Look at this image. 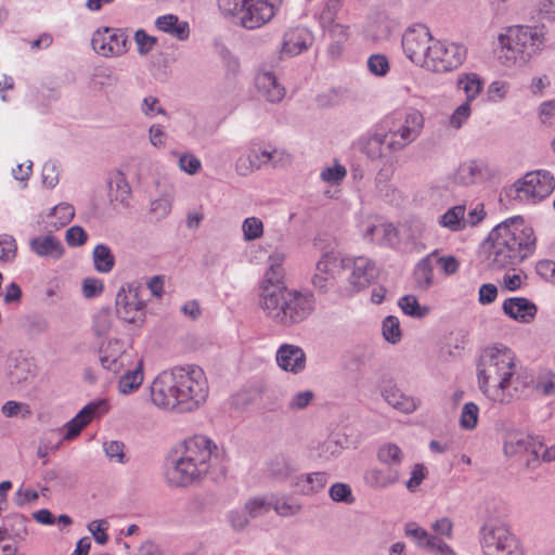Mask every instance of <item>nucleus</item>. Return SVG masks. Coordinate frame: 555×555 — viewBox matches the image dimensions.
Returning a JSON list of instances; mask_svg holds the SVG:
<instances>
[{"label":"nucleus","mask_w":555,"mask_h":555,"mask_svg":"<svg viewBox=\"0 0 555 555\" xmlns=\"http://www.w3.org/2000/svg\"><path fill=\"white\" fill-rule=\"evenodd\" d=\"M278 151L261 150L255 145L249 149L248 154L241 156L235 162V171L238 176L246 177L255 170H259L261 167L272 163L275 167Z\"/></svg>","instance_id":"2eb2a0df"},{"label":"nucleus","mask_w":555,"mask_h":555,"mask_svg":"<svg viewBox=\"0 0 555 555\" xmlns=\"http://www.w3.org/2000/svg\"><path fill=\"white\" fill-rule=\"evenodd\" d=\"M242 231L245 241H255L263 235V223L257 217H248L243 221Z\"/></svg>","instance_id":"49530a36"},{"label":"nucleus","mask_w":555,"mask_h":555,"mask_svg":"<svg viewBox=\"0 0 555 555\" xmlns=\"http://www.w3.org/2000/svg\"><path fill=\"white\" fill-rule=\"evenodd\" d=\"M463 44L446 40H434L423 68L434 73H448L460 67L466 59Z\"/></svg>","instance_id":"6e6552de"},{"label":"nucleus","mask_w":555,"mask_h":555,"mask_svg":"<svg viewBox=\"0 0 555 555\" xmlns=\"http://www.w3.org/2000/svg\"><path fill=\"white\" fill-rule=\"evenodd\" d=\"M312 42L310 33L305 28H296L284 35L282 53L289 56L297 55L307 50Z\"/></svg>","instance_id":"a878e982"},{"label":"nucleus","mask_w":555,"mask_h":555,"mask_svg":"<svg viewBox=\"0 0 555 555\" xmlns=\"http://www.w3.org/2000/svg\"><path fill=\"white\" fill-rule=\"evenodd\" d=\"M387 147V137L385 133H375L362 142V151L371 158L377 159L383 156V146Z\"/></svg>","instance_id":"79ce46f5"},{"label":"nucleus","mask_w":555,"mask_h":555,"mask_svg":"<svg viewBox=\"0 0 555 555\" xmlns=\"http://www.w3.org/2000/svg\"><path fill=\"white\" fill-rule=\"evenodd\" d=\"M457 87L466 96V101L472 103L482 91L483 80L476 73H465L459 76Z\"/></svg>","instance_id":"c9c22d12"},{"label":"nucleus","mask_w":555,"mask_h":555,"mask_svg":"<svg viewBox=\"0 0 555 555\" xmlns=\"http://www.w3.org/2000/svg\"><path fill=\"white\" fill-rule=\"evenodd\" d=\"M377 461L393 469H400L404 460L403 450L393 442H386L378 447L376 451Z\"/></svg>","instance_id":"72a5a7b5"},{"label":"nucleus","mask_w":555,"mask_h":555,"mask_svg":"<svg viewBox=\"0 0 555 555\" xmlns=\"http://www.w3.org/2000/svg\"><path fill=\"white\" fill-rule=\"evenodd\" d=\"M347 175L346 168L340 164H335L332 167H326L321 171V178L323 181L335 185L340 183Z\"/></svg>","instance_id":"5fc2aeb1"},{"label":"nucleus","mask_w":555,"mask_h":555,"mask_svg":"<svg viewBox=\"0 0 555 555\" xmlns=\"http://www.w3.org/2000/svg\"><path fill=\"white\" fill-rule=\"evenodd\" d=\"M479 408L474 402H467L464 404L460 417V425L468 430L474 429L478 423Z\"/></svg>","instance_id":"de8ad7c7"},{"label":"nucleus","mask_w":555,"mask_h":555,"mask_svg":"<svg viewBox=\"0 0 555 555\" xmlns=\"http://www.w3.org/2000/svg\"><path fill=\"white\" fill-rule=\"evenodd\" d=\"M10 376L12 384L22 385L23 383H27L30 378L34 377L30 363L25 360L18 362L14 370L11 371Z\"/></svg>","instance_id":"603ef678"},{"label":"nucleus","mask_w":555,"mask_h":555,"mask_svg":"<svg viewBox=\"0 0 555 555\" xmlns=\"http://www.w3.org/2000/svg\"><path fill=\"white\" fill-rule=\"evenodd\" d=\"M515 354L507 347H488L477 365L480 391L492 402L506 405L520 398L531 380L515 372Z\"/></svg>","instance_id":"f03ea898"},{"label":"nucleus","mask_w":555,"mask_h":555,"mask_svg":"<svg viewBox=\"0 0 555 555\" xmlns=\"http://www.w3.org/2000/svg\"><path fill=\"white\" fill-rule=\"evenodd\" d=\"M498 40L503 63L522 66L543 50L547 41L546 29L544 25H514L500 34Z\"/></svg>","instance_id":"423d86ee"},{"label":"nucleus","mask_w":555,"mask_h":555,"mask_svg":"<svg viewBox=\"0 0 555 555\" xmlns=\"http://www.w3.org/2000/svg\"><path fill=\"white\" fill-rule=\"evenodd\" d=\"M74 216V207L67 203H61L51 210L50 217L55 219V221L51 222V225L56 229L65 227L73 220Z\"/></svg>","instance_id":"c03bdc74"},{"label":"nucleus","mask_w":555,"mask_h":555,"mask_svg":"<svg viewBox=\"0 0 555 555\" xmlns=\"http://www.w3.org/2000/svg\"><path fill=\"white\" fill-rule=\"evenodd\" d=\"M398 305L404 314L416 319L425 318L430 312L429 307L421 306L414 295H405L401 297Z\"/></svg>","instance_id":"a19ab883"},{"label":"nucleus","mask_w":555,"mask_h":555,"mask_svg":"<svg viewBox=\"0 0 555 555\" xmlns=\"http://www.w3.org/2000/svg\"><path fill=\"white\" fill-rule=\"evenodd\" d=\"M320 26L333 40V43L330 46V52L332 54H339L340 44L349 39V26L338 22H332L331 25L322 24Z\"/></svg>","instance_id":"4c0bfd02"},{"label":"nucleus","mask_w":555,"mask_h":555,"mask_svg":"<svg viewBox=\"0 0 555 555\" xmlns=\"http://www.w3.org/2000/svg\"><path fill=\"white\" fill-rule=\"evenodd\" d=\"M337 258L334 253H325L315 264L311 283L321 293H326L334 285L333 268Z\"/></svg>","instance_id":"aec40b11"},{"label":"nucleus","mask_w":555,"mask_h":555,"mask_svg":"<svg viewBox=\"0 0 555 555\" xmlns=\"http://www.w3.org/2000/svg\"><path fill=\"white\" fill-rule=\"evenodd\" d=\"M30 248L40 257L60 258L64 248L60 240L52 235L38 236L30 241Z\"/></svg>","instance_id":"7c9ffc66"},{"label":"nucleus","mask_w":555,"mask_h":555,"mask_svg":"<svg viewBox=\"0 0 555 555\" xmlns=\"http://www.w3.org/2000/svg\"><path fill=\"white\" fill-rule=\"evenodd\" d=\"M428 475L427 467L423 463H415L410 473V478L405 481V487L410 492H415Z\"/></svg>","instance_id":"09e8293b"},{"label":"nucleus","mask_w":555,"mask_h":555,"mask_svg":"<svg viewBox=\"0 0 555 555\" xmlns=\"http://www.w3.org/2000/svg\"><path fill=\"white\" fill-rule=\"evenodd\" d=\"M382 396L393 409L406 414L414 412L420 403L415 398L403 393L397 386L385 387Z\"/></svg>","instance_id":"bb28decb"},{"label":"nucleus","mask_w":555,"mask_h":555,"mask_svg":"<svg viewBox=\"0 0 555 555\" xmlns=\"http://www.w3.org/2000/svg\"><path fill=\"white\" fill-rule=\"evenodd\" d=\"M127 42L128 36L124 30L108 27L96 30L91 39L93 50L105 57L126 53Z\"/></svg>","instance_id":"ddd939ff"},{"label":"nucleus","mask_w":555,"mask_h":555,"mask_svg":"<svg viewBox=\"0 0 555 555\" xmlns=\"http://www.w3.org/2000/svg\"><path fill=\"white\" fill-rule=\"evenodd\" d=\"M143 308L135 291L121 288L116 296L117 314L127 322H133L135 314Z\"/></svg>","instance_id":"393cba45"},{"label":"nucleus","mask_w":555,"mask_h":555,"mask_svg":"<svg viewBox=\"0 0 555 555\" xmlns=\"http://www.w3.org/2000/svg\"><path fill=\"white\" fill-rule=\"evenodd\" d=\"M537 272L544 280L555 283V261L548 259L539 261Z\"/></svg>","instance_id":"774afa93"},{"label":"nucleus","mask_w":555,"mask_h":555,"mask_svg":"<svg viewBox=\"0 0 555 555\" xmlns=\"http://www.w3.org/2000/svg\"><path fill=\"white\" fill-rule=\"evenodd\" d=\"M258 93L268 102L278 103L285 96V88L279 83L275 75L269 70H261L256 76Z\"/></svg>","instance_id":"b1692460"},{"label":"nucleus","mask_w":555,"mask_h":555,"mask_svg":"<svg viewBox=\"0 0 555 555\" xmlns=\"http://www.w3.org/2000/svg\"><path fill=\"white\" fill-rule=\"evenodd\" d=\"M143 361L140 360L135 367L122 374L118 380V390L122 395H129L140 388L143 383Z\"/></svg>","instance_id":"e433bc0d"},{"label":"nucleus","mask_w":555,"mask_h":555,"mask_svg":"<svg viewBox=\"0 0 555 555\" xmlns=\"http://www.w3.org/2000/svg\"><path fill=\"white\" fill-rule=\"evenodd\" d=\"M285 255L281 251H274L268 257V268L260 285V292L264 293L267 287H283L285 270L283 268Z\"/></svg>","instance_id":"5701e85b"},{"label":"nucleus","mask_w":555,"mask_h":555,"mask_svg":"<svg viewBox=\"0 0 555 555\" xmlns=\"http://www.w3.org/2000/svg\"><path fill=\"white\" fill-rule=\"evenodd\" d=\"M486 165L478 160L462 163L453 173V181L461 185H472L485 176Z\"/></svg>","instance_id":"cd10ccee"},{"label":"nucleus","mask_w":555,"mask_h":555,"mask_svg":"<svg viewBox=\"0 0 555 555\" xmlns=\"http://www.w3.org/2000/svg\"><path fill=\"white\" fill-rule=\"evenodd\" d=\"M1 411L7 417H14L21 414L23 418H26L31 414V411L27 404L16 401H7L2 405Z\"/></svg>","instance_id":"bf43d9fd"},{"label":"nucleus","mask_w":555,"mask_h":555,"mask_svg":"<svg viewBox=\"0 0 555 555\" xmlns=\"http://www.w3.org/2000/svg\"><path fill=\"white\" fill-rule=\"evenodd\" d=\"M401 469L392 467H370L363 474L364 483L373 490L388 489L401 480Z\"/></svg>","instance_id":"a211bd4d"},{"label":"nucleus","mask_w":555,"mask_h":555,"mask_svg":"<svg viewBox=\"0 0 555 555\" xmlns=\"http://www.w3.org/2000/svg\"><path fill=\"white\" fill-rule=\"evenodd\" d=\"M491 247L488 259L492 268L502 269L520 263L535 247L531 227L521 217H513L496 225L489 234Z\"/></svg>","instance_id":"7ed1b4c3"},{"label":"nucleus","mask_w":555,"mask_h":555,"mask_svg":"<svg viewBox=\"0 0 555 555\" xmlns=\"http://www.w3.org/2000/svg\"><path fill=\"white\" fill-rule=\"evenodd\" d=\"M276 362L283 371L298 374L306 367V354L299 346L283 344L276 351Z\"/></svg>","instance_id":"6ab92c4d"},{"label":"nucleus","mask_w":555,"mask_h":555,"mask_svg":"<svg viewBox=\"0 0 555 555\" xmlns=\"http://www.w3.org/2000/svg\"><path fill=\"white\" fill-rule=\"evenodd\" d=\"M314 397L315 395L312 390L296 392L288 402V409L292 411L304 410L311 404Z\"/></svg>","instance_id":"6e6d98bb"},{"label":"nucleus","mask_w":555,"mask_h":555,"mask_svg":"<svg viewBox=\"0 0 555 555\" xmlns=\"http://www.w3.org/2000/svg\"><path fill=\"white\" fill-rule=\"evenodd\" d=\"M155 26L158 30L169 34L178 40H186L190 36L189 23L179 21L178 16L173 14L159 16L155 21Z\"/></svg>","instance_id":"c756f323"},{"label":"nucleus","mask_w":555,"mask_h":555,"mask_svg":"<svg viewBox=\"0 0 555 555\" xmlns=\"http://www.w3.org/2000/svg\"><path fill=\"white\" fill-rule=\"evenodd\" d=\"M542 449V443L522 433H509L504 441L505 455L513 457L527 454L526 465L528 467H535L539 464Z\"/></svg>","instance_id":"f8f14e48"},{"label":"nucleus","mask_w":555,"mask_h":555,"mask_svg":"<svg viewBox=\"0 0 555 555\" xmlns=\"http://www.w3.org/2000/svg\"><path fill=\"white\" fill-rule=\"evenodd\" d=\"M154 405L179 413L193 412L205 403L208 383L202 367L197 365L175 366L159 373L150 386Z\"/></svg>","instance_id":"f257e3e1"},{"label":"nucleus","mask_w":555,"mask_h":555,"mask_svg":"<svg viewBox=\"0 0 555 555\" xmlns=\"http://www.w3.org/2000/svg\"><path fill=\"white\" fill-rule=\"evenodd\" d=\"M270 506L263 498H253L245 503L244 508L250 518H256L268 512Z\"/></svg>","instance_id":"13d9d810"},{"label":"nucleus","mask_w":555,"mask_h":555,"mask_svg":"<svg viewBox=\"0 0 555 555\" xmlns=\"http://www.w3.org/2000/svg\"><path fill=\"white\" fill-rule=\"evenodd\" d=\"M218 448L205 436L184 441L180 456L166 470V480L173 487H186L201 481L210 470Z\"/></svg>","instance_id":"39448f33"},{"label":"nucleus","mask_w":555,"mask_h":555,"mask_svg":"<svg viewBox=\"0 0 555 555\" xmlns=\"http://www.w3.org/2000/svg\"><path fill=\"white\" fill-rule=\"evenodd\" d=\"M437 257V250L423 258L415 267L414 281L416 288L427 291L434 283L431 259Z\"/></svg>","instance_id":"f704fd0d"},{"label":"nucleus","mask_w":555,"mask_h":555,"mask_svg":"<svg viewBox=\"0 0 555 555\" xmlns=\"http://www.w3.org/2000/svg\"><path fill=\"white\" fill-rule=\"evenodd\" d=\"M108 409L105 400L92 401L85 405L78 414L72 418L66 425L65 439L77 437L82 428H85L98 414L105 413Z\"/></svg>","instance_id":"f3484780"},{"label":"nucleus","mask_w":555,"mask_h":555,"mask_svg":"<svg viewBox=\"0 0 555 555\" xmlns=\"http://www.w3.org/2000/svg\"><path fill=\"white\" fill-rule=\"evenodd\" d=\"M107 183L111 202H118L124 206H128L131 197V188L125 175L118 170L113 171L109 173Z\"/></svg>","instance_id":"c85d7f7f"},{"label":"nucleus","mask_w":555,"mask_h":555,"mask_svg":"<svg viewBox=\"0 0 555 555\" xmlns=\"http://www.w3.org/2000/svg\"><path fill=\"white\" fill-rule=\"evenodd\" d=\"M470 115V103L464 102L453 112L450 118V124L454 128L459 129L468 119Z\"/></svg>","instance_id":"0e129e2a"},{"label":"nucleus","mask_w":555,"mask_h":555,"mask_svg":"<svg viewBox=\"0 0 555 555\" xmlns=\"http://www.w3.org/2000/svg\"><path fill=\"white\" fill-rule=\"evenodd\" d=\"M248 518L249 516L244 507L242 509L231 511L228 514V520L231 527L236 531H241L246 528L248 525Z\"/></svg>","instance_id":"e2e57ef3"},{"label":"nucleus","mask_w":555,"mask_h":555,"mask_svg":"<svg viewBox=\"0 0 555 555\" xmlns=\"http://www.w3.org/2000/svg\"><path fill=\"white\" fill-rule=\"evenodd\" d=\"M328 494L334 502H343L346 504H351L354 502L351 488L347 483L336 482L332 485L328 490Z\"/></svg>","instance_id":"3c124183"},{"label":"nucleus","mask_w":555,"mask_h":555,"mask_svg":"<svg viewBox=\"0 0 555 555\" xmlns=\"http://www.w3.org/2000/svg\"><path fill=\"white\" fill-rule=\"evenodd\" d=\"M16 242L9 234L0 235V259L5 262L12 261L16 256Z\"/></svg>","instance_id":"864d4df0"},{"label":"nucleus","mask_w":555,"mask_h":555,"mask_svg":"<svg viewBox=\"0 0 555 555\" xmlns=\"http://www.w3.org/2000/svg\"><path fill=\"white\" fill-rule=\"evenodd\" d=\"M341 267L351 270L349 283L354 291L367 287L376 278L375 263L363 256L343 258Z\"/></svg>","instance_id":"4468645a"},{"label":"nucleus","mask_w":555,"mask_h":555,"mask_svg":"<svg viewBox=\"0 0 555 555\" xmlns=\"http://www.w3.org/2000/svg\"><path fill=\"white\" fill-rule=\"evenodd\" d=\"M86 231L78 225H74L66 231V242L69 246H81L87 242Z\"/></svg>","instance_id":"69168bd1"},{"label":"nucleus","mask_w":555,"mask_h":555,"mask_svg":"<svg viewBox=\"0 0 555 555\" xmlns=\"http://www.w3.org/2000/svg\"><path fill=\"white\" fill-rule=\"evenodd\" d=\"M94 269L99 273H108L115 266V256L111 248L105 244H99L92 253Z\"/></svg>","instance_id":"58836bf2"},{"label":"nucleus","mask_w":555,"mask_h":555,"mask_svg":"<svg viewBox=\"0 0 555 555\" xmlns=\"http://www.w3.org/2000/svg\"><path fill=\"white\" fill-rule=\"evenodd\" d=\"M405 534L413 539L420 546L429 548L434 545L435 537L430 535L425 529L417 526L416 522H408L404 527Z\"/></svg>","instance_id":"a18cd8bd"},{"label":"nucleus","mask_w":555,"mask_h":555,"mask_svg":"<svg viewBox=\"0 0 555 555\" xmlns=\"http://www.w3.org/2000/svg\"><path fill=\"white\" fill-rule=\"evenodd\" d=\"M218 7L223 15L233 17L234 24L248 30L264 26L278 11L268 0H218Z\"/></svg>","instance_id":"0eeeda50"},{"label":"nucleus","mask_w":555,"mask_h":555,"mask_svg":"<svg viewBox=\"0 0 555 555\" xmlns=\"http://www.w3.org/2000/svg\"><path fill=\"white\" fill-rule=\"evenodd\" d=\"M424 127V117L418 111H411L406 114L404 118V122L400 126L399 129L395 130L402 139L405 141H410L411 143L415 141L422 132Z\"/></svg>","instance_id":"473e14b6"},{"label":"nucleus","mask_w":555,"mask_h":555,"mask_svg":"<svg viewBox=\"0 0 555 555\" xmlns=\"http://www.w3.org/2000/svg\"><path fill=\"white\" fill-rule=\"evenodd\" d=\"M383 335L385 339L391 344H396L401 339L400 322L398 318L388 315L383 322Z\"/></svg>","instance_id":"8fccbe9b"},{"label":"nucleus","mask_w":555,"mask_h":555,"mask_svg":"<svg viewBox=\"0 0 555 555\" xmlns=\"http://www.w3.org/2000/svg\"><path fill=\"white\" fill-rule=\"evenodd\" d=\"M555 189V180L551 172L546 170H535L526 173L517 180L511 192L515 193V198L535 204L551 195Z\"/></svg>","instance_id":"1a4fd4ad"},{"label":"nucleus","mask_w":555,"mask_h":555,"mask_svg":"<svg viewBox=\"0 0 555 555\" xmlns=\"http://www.w3.org/2000/svg\"><path fill=\"white\" fill-rule=\"evenodd\" d=\"M434 40L425 25H413L402 36L403 52L414 64L423 67Z\"/></svg>","instance_id":"9b49d317"},{"label":"nucleus","mask_w":555,"mask_h":555,"mask_svg":"<svg viewBox=\"0 0 555 555\" xmlns=\"http://www.w3.org/2000/svg\"><path fill=\"white\" fill-rule=\"evenodd\" d=\"M125 444L120 441L112 440L104 443V452L111 461L125 463Z\"/></svg>","instance_id":"680f3d73"},{"label":"nucleus","mask_w":555,"mask_h":555,"mask_svg":"<svg viewBox=\"0 0 555 555\" xmlns=\"http://www.w3.org/2000/svg\"><path fill=\"white\" fill-rule=\"evenodd\" d=\"M124 343L118 339H111L100 349V361L102 366L111 372L118 373L126 365Z\"/></svg>","instance_id":"412c9836"},{"label":"nucleus","mask_w":555,"mask_h":555,"mask_svg":"<svg viewBox=\"0 0 555 555\" xmlns=\"http://www.w3.org/2000/svg\"><path fill=\"white\" fill-rule=\"evenodd\" d=\"M502 309L509 318L521 323H530L538 311L537 306L525 297L507 298L504 300Z\"/></svg>","instance_id":"4be33fe9"},{"label":"nucleus","mask_w":555,"mask_h":555,"mask_svg":"<svg viewBox=\"0 0 555 555\" xmlns=\"http://www.w3.org/2000/svg\"><path fill=\"white\" fill-rule=\"evenodd\" d=\"M327 483V475L322 472L299 475L294 479L295 487L301 494L309 495L319 492Z\"/></svg>","instance_id":"2f4dec72"},{"label":"nucleus","mask_w":555,"mask_h":555,"mask_svg":"<svg viewBox=\"0 0 555 555\" xmlns=\"http://www.w3.org/2000/svg\"><path fill=\"white\" fill-rule=\"evenodd\" d=\"M259 306L274 324L292 327L306 321L315 309V298L311 292L295 288L267 287L259 293Z\"/></svg>","instance_id":"20e7f679"},{"label":"nucleus","mask_w":555,"mask_h":555,"mask_svg":"<svg viewBox=\"0 0 555 555\" xmlns=\"http://www.w3.org/2000/svg\"><path fill=\"white\" fill-rule=\"evenodd\" d=\"M481 547L485 555H524L519 541L504 525L483 526Z\"/></svg>","instance_id":"9d476101"},{"label":"nucleus","mask_w":555,"mask_h":555,"mask_svg":"<svg viewBox=\"0 0 555 555\" xmlns=\"http://www.w3.org/2000/svg\"><path fill=\"white\" fill-rule=\"evenodd\" d=\"M367 67L373 75L385 76L389 70V62L384 54H374L369 57Z\"/></svg>","instance_id":"4d7b16f0"},{"label":"nucleus","mask_w":555,"mask_h":555,"mask_svg":"<svg viewBox=\"0 0 555 555\" xmlns=\"http://www.w3.org/2000/svg\"><path fill=\"white\" fill-rule=\"evenodd\" d=\"M299 472V465L287 452H278L267 462V474L271 479L276 481H291L293 486L294 479Z\"/></svg>","instance_id":"dca6fc26"},{"label":"nucleus","mask_w":555,"mask_h":555,"mask_svg":"<svg viewBox=\"0 0 555 555\" xmlns=\"http://www.w3.org/2000/svg\"><path fill=\"white\" fill-rule=\"evenodd\" d=\"M540 119L545 126H555V101H547L541 104Z\"/></svg>","instance_id":"338daca9"},{"label":"nucleus","mask_w":555,"mask_h":555,"mask_svg":"<svg viewBox=\"0 0 555 555\" xmlns=\"http://www.w3.org/2000/svg\"><path fill=\"white\" fill-rule=\"evenodd\" d=\"M134 40L138 46V51L141 55L147 54L157 42L155 37L147 35L143 29L135 31Z\"/></svg>","instance_id":"052dcab7"},{"label":"nucleus","mask_w":555,"mask_h":555,"mask_svg":"<svg viewBox=\"0 0 555 555\" xmlns=\"http://www.w3.org/2000/svg\"><path fill=\"white\" fill-rule=\"evenodd\" d=\"M345 0H326L319 13L320 25H331L332 22H336L339 14L343 12Z\"/></svg>","instance_id":"37998d69"},{"label":"nucleus","mask_w":555,"mask_h":555,"mask_svg":"<svg viewBox=\"0 0 555 555\" xmlns=\"http://www.w3.org/2000/svg\"><path fill=\"white\" fill-rule=\"evenodd\" d=\"M465 210L463 205L451 207L440 217L439 223L451 231H461L466 227Z\"/></svg>","instance_id":"ea45409f"}]
</instances>
